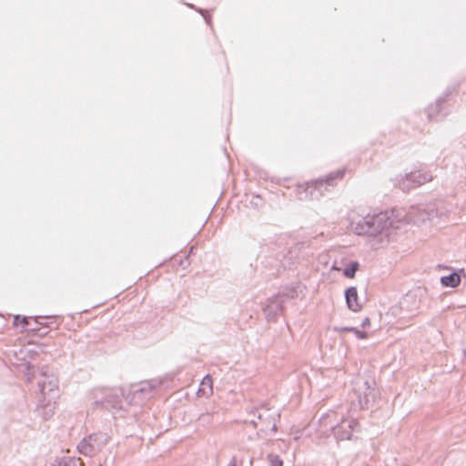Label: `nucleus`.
<instances>
[{"label": "nucleus", "mask_w": 466, "mask_h": 466, "mask_svg": "<svg viewBox=\"0 0 466 466\" xmlns=\"http://www.w3.org/2000/svg\"><path fill=\"white\" fill-rule=\"evenodd\" d=\"M368 221L370 223L372 235L382 232L383 230L393 227L396 223L393 218V212H380L377 215L368 216Z\"/></svg>", "instance_id": "nucleus-1"}, {"label": "nucleus", "mask_w": 466, "mask_h": 466, "mask_svg": "<svg viewBox=\"0 0 466 466\" xmlns=\"http://www.w3.org/2000/svg\"><path fill=\"white\" fill-rule=\"evenodd\" d=\"M346 301L350 309L352 311H360L361 309V304L359 301V296L356 288H350L346 291Z\"/></svg>", "instance_id": "nucleus-2"}, {"label": "nucleus", "mask_w": 466, "mask_h": 466, "mask_svg": "<svg viewBox=\"0 0 466 466\" xmlns=\"http://www.w3.org/2000/svg\"><path fill=\"white\" fill-rule=\"evenodd\" d=\"M213 394V380L210 375L203 378L198 390V397L208 398Z\"/></svg>", "instance_id": "nucleus-3"}, {"label": "nucleus", "mask_w": 466, "mask_h": 466, "mask_svg": "<svg viewBox=\"0 0 466 466\" xmlns=\"http://www.w3.org/2000/svg\"><path fill=\"white\" fill-rule=\"evenodd\" d=\"M352 230L358 235H372L370 223L368 221V216L359 219L351 224Z\"/></svg>", "instance_id": "nucleus-4"}, {"label": "nucleus", "mask_w": 466, "mask_h": 466, "mask_svg": "<svg viewBox=\"0 0 466 466\" xmlns=\"http://www.w3.org/2000/svg\"><path fill=\"white\" fill-rule=\"evenodd\" d=\"M345 424H347L349 431L347 433L338 432V438L340 440H350L354 431L360 427V422L357 419H350L348 421H345Z\"/></svg>", "instance_id": "nucleus-5"}, {"label": "nucleus", "mask_w": 466, "mask_h": 466, "mask_svg": "<svg viewBox=\"0 0 466 466\" xmlns=\"http://www.w3.org/2000/svg\"><path fill=\"white\" fill-rule=\"evenodd\" d=\"M441 282L443 286L446 287H457L461 282V277L456 274H451L450 276H445L441 279Z\"/></svg>", "instance_id": "nucleus-6"}, {"label": "nucleus", "mask_w": 466, "mask_h": 466, "mask_svg": "<svg viewBox=\"0 0 466 466\" xmlns=\"http://www.w3.org/2000/svg\"><path fill=\"white\" fill-rule=\"evenodd\" d=\"M359 268L358 262H352L349 267L344 269V276L350 279L354 278L356 271Z\"/></svg>", "instance_id": "nucleus-7"}, {"label": "nucleus", "mask_w": 466, "mask_h": 466, "mask_svg": "<svg viewBox=\"0 0 466 466\" xmlns=\"http://www.w3.org/2000/svg\"><path fill=\"white\" fill-rule=\"evenodd\" d=\"M344 331L353 332L356 337L360 339H365L369 337V334L366 331L359 330L355 328H344L342 329Z\"/></svg>", "instance_id": "nucleus-8"}, {"label": "nucleus", "mask_w": 466, "mask_h": 466, "mask_svg": "<svg viewBox=\"0 0 466 466\" xmlns=\"http://www.w3.org/2000/svg\"><path fill=\"white\" fill-rule=\"evenodd\" d=\"M268 461L269 466H283V461L278 455H269Z\"/></svg>", "instance_id": "nucleus-9"}, {"label": "nucleus", "mask_w": 466, "mask_h": 466, "mask_svg": "<svg viewBox=\"0 0 466 466\" xmlns=\"http://www.w3.org/2000/svg\"><path fill=\"white\" fill-rule=\"evenodd\" d=\"M14 325L15 326H25L27 325V319L26 318H21L19 316H15L14 319Z\"/></svg>", "instance_id": "nucleus-10"}, {"label": "nucleus", "mask_w": 466, "mask_h": 466, "mask_svg": "<svg viewBox=\"0 0 466 466\" xmlns=\"http://www.w3.org/2000/svg\"><path fill=\"white\" fill-rule=\"evenodd\" d=\"M344 427H345V420H342L340 425H339L336 428L335 434H336L337 437H338V432H339V433H347V431H349V428L346 430V429H344Z\"/></svg>", "instance_id": "nucleus-11"}, {"label": "nucleus", "mask_w": 466, "mask_h": 466, "mask_svg": "<svg viewBox=\"0 0 466 466\" xmlns=\"http://www.w3.org/2000/svg\"><path fill=\"white\" fill-rule=\"evenodd\" d=\"M370 324H371V322H370V318H366V319H364V320L362 321L361 326H362V328H364V329H365V328H370Z\"/></svg>", "instance_id": "nucleus-12"}, {"label": "nucleus", "mask_w": 466, "mask_h": 466, "mask_svg": "<svg viewBox=\"0 0 466 466\" xmlns=\"http://www.w3.org/2000/svg\"><path fill=\"white\" fill-rule=\"evenodd\" d=\"M228 466H239V465L238 464L237 459H236L235 457H233V458L230 460V461H229V463L228 464Z\"/></svg>", "instance_id": "nucleus-13"}]
</instances>
